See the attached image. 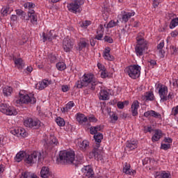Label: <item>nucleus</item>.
Masks as SVG:
<instances>
[{
    "instance_id": "obj_1",
    "label": "nucleus",
    "mask_w": 178,
    "mask_h": 178,
    "mask_svg": "<svg viewBox=\"0 0 178 178\" xmlns=\"http://www.w3.org/2000/svg\"><path fill=\"white\" fill-rule=\"evenodd\" d=\"M89 84L91 85V90H95V86L99 84V81H97L95 76L91 73L84 74L82 80L77 81L75 86L76 88H83V87H87Z\"/></svg>"
},
{
    "instance_id": "obj_2",
    "label": "nucleus",
    "mask_w": 178,
    "mask_h": 178,
    "mask_svg": "<svg viewBox=\"0 0 178 178\" xmlns=\"http://www.w3.org/2000/svg\"><path fill=\"white\" fill-rule=\"evenodd\" d=\"M74 151L73 150H61L57 157V163H73L74 162Z\"/></svg>"
},
{
    "instance_id": "obj_3",
    "label": "nucleus",
    "mask_w": 178,
    "mask_h": 178,
    "mask_svg": "<svg viewBox=\"0 0 178 178\" xmlns=\"http://www.w3.org/2000/svg\"><path fill=\"white\" fill-rule=\"evenodd\" d=\"M37 99L34 97V94H27L24 90H20L18 97L15 99L17 105H22L23 104H35Z\"/></svg>"
},
{
    "instance_id": "obj_4",
    "label": "nucleus",
    "mask_w": 178,
    "mask_h": 178,
    "mask_svg": "<svg viewBox=\"0 0 178 178\" xmlns=\"http://www.w3.org/2000/svg\"><path fill=\"white\" fill-rule=\"evenodd\" d=\"M138 43L135 47L137 56H143L148 50V42L143 38L137 39Z\"/></svg>"
},
{
    "instance_id": "obj_5",
    "label": "nucleus",
    "mask_w": 178,
    "mask_h": 178,
    "mask_svg": "<svg viewBox=\"0 0 178 178\" xmlns=\"http://www.w3.org/2000/svg\"><path fill=\"white\" fill-rule=\"evenodd\" d=\"M125 72L131 79H138L141 74V67L138 65H132L127 67Z\"/></svg>"
},
{
    "instance_id": "obj_6",
    "label": "nucleus",
    "mask_w": 178,
    "mask_h": 178,
    "mask_svg": "<svg viewBox=\"0 0 178 178\" xmlns=\"http://www.w3.org/2000/svg\"><path fill=\"white\" fill-rule=\"evenodd\" d=\"M83 5H84V0H72L71 3L67 4V8L72 13H80Z\"/></svg>"
},
{
    "instance_id": "obj_7",
    "label": "nucleus",
    "mask_w": 178,
    "mask_h": 178,
    "mask_svg": "<svg viewBox=\"0 0 178 178\" xmlns=\"http://www.w3.org/2000/svg\"><path fill=\"white\" fill-rule=\"evenodd\" d=\"M0 112L8 116H16L17 115V111L15 107L3 103L0 104Z\"/></svg>"
},
{
    "instance_id": "obj_8",
    "label": "nucleus",
    "mask_w": 178,
    "mask_h": 178,
    "mask_svg": "<svg viewBox=\"0 0 178 178\" xmlns=\"http://www.w3.org/2000/svg\"><path fill=\"white\" fill-rule=\"evenodd\" d=\"M37 159H38V161L42 159V155L40 152H33L31 154H26L24 159V162L29 165H33V163L37 162Z\"/></svg>"
},
{
    "instance_id": "obj_9",
    "label": "nucleus",
    "mask_w": 178,
    "mask_h": 178,
    "mask_svg": "<svg viewBox=\"0 0 178 178\" xmlns=\"http://www.w3.org/2000/svg\"><path fill=\"white\" fill-rule=\"evenodd\" d=\"M156 90L159 92V95L160 97V102H162V99H165V96L168 95L169 92V89L166 85L162 83H156L155 85Z\"/></svg>"
},
{
    "instance_id": "obj_10",
    "label": "nucleus",
    "mask_w": 178,
    "mask_h": 178,
    "mask_svg": "<svg viewBox=\"0 0 178 178\" xmlns=\"http://www.w3.org/2000/svg\"><path fill=\"white\" fill-rule=\"evenodd\" d=\"M98 148H99V144L89 153V158L90 159L95 158L97 161H104V152Z\"/></svg>"
},
{
    "instance_id": "obj_11",
    "label": "nucleus",
    "mask_w": 178,
    "mask_h": 178,
    "mask_svg": "<svg viewBox=\"0 0 178 178\" xmlns=\"http://www.w3.org/2000/svg\"><path fill=\"white\" fill-rule=\"evenodd\" d=\"M136 15V12L131 10L129 12H126L124 10L121 12L120 22L121 23H127L129 19L133 17Z\"/></svg>"
},
{
    "instance_id": "obj_12",
    "label": "nucleus",
    "mask_w": 178,
    "mask_h": 178,
    "mask_svg": "<svg viewBox=\"0 0 178 178\" xmlns=\"http://www.w3.org/2000/svg\"><path fill=\"white\" fill-rule=\"evenodd\" d=\"M74 45V42L67 37L64 39L63 42V48L65 52H70L73 49V46Z\"/></svg>"
},
{
    "instance_id": "obj_13",
    "label": "nucleus",
    "mask_w": 178,
    "mask_h": 178,
    "mask_svg": "<svg viewBox=\"0 0 178 178\" xmlns=\"http://www.w3.org/2000/svg\"><path fill=\"white\" fill-rule=\"evenodd\" d=\"M58 144H59V142H58V139L55 136H50L47 139L44 140V147L46 148L55 147V145H58Z\"/></svg>"
},
{
    "instance_id": "obj_14",
    "label": "nucleus",
    "mask_w": 178,
    "mask_h": 178,
    "mask_svg": "<svg viewBox=\"0 0 178 178\" xmlns=\"http://www.w3.org/2000/svg\"><path fill=\"white\" fill-rule=\"evenodd\" d=\"M111 89H102L99 92V99L102 101H107L109 99V95H116V93H112Z\"/></svg>"
},
{
    "instance_id": "obj_15",
    "label": "nucleus",
    "mask_w": 178,
    "mask_h": 178,
    "mask_svg": "<svg viewBox=\"0 0 178 178\" xmlns=\"http://www.w3.org/2000/svg\"><path fill=\"white\" fill-rule=\"evenodd\" d=\"M10 133L13 134V136H17V137H26L27 136L26 129L22 127L14 128L10 130Z\"/></svg>"
},
{
    "instance_id": "obj_16",
    "label": "nucleus",
    "mask_w": 178,
    "mask_h": 178,
    "mask_svg": "<svg viewBox=\"0 0 178 178\" xmlns=\"http://www.w3.org/2000/svg\"><path fill=\"white\" fill-rule=\"evenodd\" d=\"M90 47V44L88 43V40L86 38H81L79 42H78V46L76 47L77 51H84L86 48H88Z\"/></svg>"
},
{
    "instance_id": "obj_17",
    "label": "nucleus",
    "mask_w": 178,
    "mask_h": 178,
    "mask_svg": "<svg viewBox=\"0 0 178 178\" xmlns=\"http://www.w3.org/2000/svg\"><path fill=\"white\" fill-rule=\"evenodd\" d=\"M43 42L45 41H49V42H52L53 40L56 38V34L55 33V31L52 30L49 32V33L46 35L45 33H42Z\"/></svg>"
},
{
    "instance_id": "obj_18",
    "label": "nucleus",
    "mask_w": 178,
    "mask_h": 178,
    "mask_svg": "<svg viewBox=\"0 0 178 178\" xmlns=\"http://www.w3.org/2000/svg\"><path fill=\"white\" fill-rule=\"evenodd\" d=\"M81 172L83 177H88L89 176H92V175H94V171L92 170L91 165L84 166L81 169Z\"/></svg>"
},
{
    "instance_id": "obj_19",
    "label": "nucleus",
    "mask_w": 178,
    "mask_h": 178,
    "mask_svg": "<svg viewBox=\"0 0 178 178\" xmlns=\"http://www.w3.org/2000/svg\"><path fill=\"white\" fill-rule=\"evenodd\" d=\"M162 136H163V134L162 133V131L161 129L154 130V134L152 136V141L153 143L159 141L161 138H162Z\"/></svg>"
},
{
    "instance_id": "obj_20",
    "label": "nucleus",
    "mask_w": 178,
    "mask_h": 178,
    "mask_svg": "<svg viewBox=\"0 0 178 178\" xmlns=\"http://www.w3.org/2000/svg\"><path fill=\"white\" fill-rule=\"evenodd\" d=\"M138 108H140V102L137 100L134 101L131 107L132 116H137L138 115Z\"/></svg>"
},
{
    "instance_id": "obj_21",
    "label": "nucleus",
    "mask_w": 178,
    "mask_h": 178,
    "mask_svg": "<svg viewBox=\"0 0 178 178\" xmlns=\"http://www.w3.org/2000/svg\"><path fill=\"white\" fill-rule=\"evenodd\" d=\"M123 173H125V175H129V176H134L136 175V170L131 168L130 164L126 163L124 165Z\"/></svg>"
},
{
    "instance_id": "obj_22",
    "label": "nucleus",
    "mask_w": 178,
    "mask_h": 178,
    "mask_svg": "<svg viewBox=\"0 0 178 178\" xmlns=\"http://www.w3.org/2000/svg\"><path fill=\"white\" fill-rule=\"evenodd\" d=\"M76 122H78L79 124H83L84 123H86L88 121V118H87V116L80 113H78L76 115Z\"/></svg>"
},
{
    "instance_id": "obj_23",
    "label": "nucleus",
    "mask_w": 178,
    "mask_h": 178,
    "mask_svg": "<svg viewBox=\"0 0 178 178\" xmlns=\"http://www.w3.org/2000/svg\"><path fill=\"white\" fill-rule=\"evenodd\" d=\"M52 173L51 172V170H49V168L44 166L42 167L40 170V177L42 178H48L49 176H51Z\"/></svg>"
},
{
    "instance_id": "obj_24",
    "label": "nucleus",
    "mask_w": 178,
    "mask_h": 178,
    "mask_svg": "<svg viewBox=\"0 0 178 178\" xmlns=\"http://www.w3.org/2000/svg\"><path fill=\"white\" fill-rule=\"evenodd\" d=\"M49 86V81L48 80H43L42 81H39L36 85H35V88L36 90H44V88H47V86Z\"/></svg>"
},
{
    "instance_id": "obj_25",
    "label": "nucleus",
    "mask_w": 178,
    "mask_h": 178,
    "mask_svg": "<svg viewBox=\"0 0 178 178\" xmlns=\"http://www.w3.org/2000/svg\"><path fill=\"white\" fill-rule=\"evenodd\" d=\"M145 118H149V116H152V118H156V119H160L161 115L159 113H156L155 111H147L144 113Z\"/></svg>"
},
{
    "instance_id": "obj_26",
    "label": "nucleus",
    "mask_w": 178,
    "mask_h": 178,
    "mask_svg": "<svg viewBox=\"0 0 178 178\" xmlns=\"http://www.w3.org/2000/svg\"><path fill=\"white\" fill-rule=\"evenodd\" d=\"M138 143L136 140H129L127 143V151H133L137 148Z\"/></svg>"
},
{
    "instance_id": "obj_27",
    "label": "nucleus",
    "mask_w": 178,
    "mask_h": 178,
    "mask_svg": "<svg viewBox=\"0 0 178 178\" xmlns=\"http://www.w3.org/2000/svg\"><path fill=\"white\" fill-rule=\"evenodd\" d=\"M103 57L106 60H113V56L111 55V48L106 47L104 49Z\"/></svg>"
},
{
    "instance_id": "obj_28",
    "label": "nucleus",
    "mask_w": 178,
    "mask_h": 178,
    "mask_svg": "<svg viewBox=\"0 0 178 178\" xmlns=\"http://www.w3.org/2000/svg\"><path fill=\"white\" fill-rule=\"evenodd\" d=\"M28 16L33 24H35L37 23V15H35L34 10L29 11Z\"/></svg>"
},
{
    "instance_id": "obj_29",
    "label": "nucleus",
    "mask_w": 178,
    "mask_h": 178,
    "mask_svg": "<svg viewBox=\"0 0 178 178\" xmlns=\"http://www.w3.org/2000/svg\"><path fill=\"white\" fill-rule=\"evenodd\" d=\"M26 154L27 153H26V152H24V151L19 152L16 154L15 158L16 162H22V161H23V159L26 158Z\"/></svg>"
},
{
    "instance_id": "obj_30",
    "label": "nucleus",
    "mask_w": 178,
    "mask_h": 178,
    "mask_svg": "<svg viewBox=\"0 0 178 178\" xmlns=\"http://www.w3.org/2000/svg\"><path fill=\"white\" fill-rule=\"evenodd\" d=\"M13 60L15 66L18 69H23V66H24V63L23 62V60L22 58H13Z\"/></svg>"
},
{
    "instance_id": "obj_31",
    "label": "nucleus",
    "mask_w": 178,
    "mask_h": 178,
    "mask_svg": "<svg viewBox=\"0 0 178 178\" xmlns=\"http://www.w3.org/2000/svg\"><path fill=\"white\" fill-rule=\"evenodd\" d=\"M104 25H100L99 27V30L97 31V35H96L95 38L96 40H102V38L104 37Z\"/></svg>"
},
{
    "instance_id": "obj_32",
    "label": "nucleus",
    "mask_w": 178,
    "mask_h": 178,
    "mask_svg": "<svg viewBox=\"0 0 178 178\" xmlns=\"http://www.w3.org/2000/svg\"><path fill=\"white\" fill-rule=\"evenodd\" d=\"M13 92V88L10 86H6L3 89V94L5 97H10Z\"/></svg>"
},
{
    "instance_id": "obj_33",
    "label": "nucleus",
    "mask_w": 178,
    "mask_h": 178,
    "mask_svg": "<svg viewBox=\"0 0 178 178\" xmlns=\"http://www.w3.org/2000/svg\"><path fill=\"white\" fill-rule=\"evenodd\" d=\"M74 161L76 165H81L86 162V159H84V156L79 154L76 156V159L74 157Z\"/></svg>"
},
{
    "instance_id": "obj_34",
    "label": "nucleus",
    "mask_w": 178,
    "mask_h": 178,
    "mask_svg": "<svg viewBox=\"0 0 178 178\" xmlns=\"http://www.w3.org/2000/svg\"><path fill=\"white\" fill-rule=\"evenodd\" d=\"M40 126H41V122L39 120L31 118V129H39Z\"/></svg>"
},
{
    "instance_id": "obj_35",
    "label": "nucleus",
    "mask_w": 178,
    "mask_h": 178,
    "mask_svg": "<svg viewBox=\"0 0 178 178\" xmlns=\"http://www.w3.org/2000/svg\"><path fill=\"white\" fill-rule=\"evenodd\" d=\"M119 24V20H117L115 22L114 20L110 21L107 24H105L103 26L106 29H112L113 27H116L118 24Z\"/></svg>"
},
{
    "instance_id": "obj_36",
    "label": "nucleus",
    "mask_w": 178,
    "mask_h": 178,
    "mask_svg": "<svg viewBox=\"0 0 178 178\" xmlns=\"http://www.w3.org/2000/svg\"><path fill=\"white\" fill-rule=\"evenodd\" d=\"M24 8H25V9H29V12H30V10H33V9L35 8V4L33 2H26L24 4Z\"/></svg>"
},
{
    "instance_id": "obj_37",
    "label": "nucleus",
    "mask_w": 178,
    "mask_h": 178,
    "mask_svg": "<svg viewBox=\"0 0 178 178\" xmlns=\"http://www.w3.org/2000/svg\"><path fill=\"white\" fill-rule=\"evenodd\" d=\"M178 26V18L175 17L172 19L170 24V29H173Z\"/></svg>"
},
{
    "instance_id": "obj_38",
    "label": "nucleus",
    "mask_w": 178,
    "mask_h": 178,
    "mask_svg": "<svg viewBox=\"0 0 178 178\" xmlns=\"http://www.w3.org/2000/svg\"><path fill=\"white\" fill-rule=\"evenodd\" d=\"M12 10H13V9L9 7L3 8L1 9V14L3 16H7L9 15V13H10V12H12Z\"/></svg>"
},
{
    "instance_id": "obj_39",
    "label": "nucleus",
    "mask_w": 178,
    "mask_h": 178,
    "mask_svg": "<svg viewBox=\"0 0 178 178\" xmlns=\"http://www.w3.org/2000/svg\"><path fill=\"white\" fill-rule=\"evenodd\" d=\"M56 68L58 69V70L62 72L65 70V69H66V64H65L64 62H59L56 64Z\"/></svg>"
},
{
    "instance_id": "obj_40",
    "label": "nucleus",
    "mask_w": 178,
    "mask_h": 178,
    "mask_svg": "<svg viewBox=\"0 0 178 178\" xmlns=\"http://www.w3.org/2000/svg\"><path fill=\"white\" fill-rule=\"evenodd\" d=\"M90 145V143L87 140H83L79 143V146L83 149V151L86 150V148Z\"/></svg>"
},
{
    "instance_id": "obj_41",
    "label": "nucleus",
    "mask_w": 178,
    "mask_h": 178,
    "mask_svg": "<svg viewBox=\"0 0 178 178\" xmlns=\"http://www.w3.org/2000/svg\"><path fill=\"white\" fill-rule=\"evenodd\" d=\"M94 138L96 143H101L102 141V138H104V136L101 133H97L94 136Z\"/></svg>"
},
{
    "instance_id": "obj_42",
    "label": "nucleus",
    "mask_w": 178,
    "mask_h": 178,
    "mask_svg": "<svg viewBox=\"0 0 178 178\" xmlns=\"http://www.w3.org/2000/svg\"><path fill=\"white\" fill-rule=\"evenodd\" d=\"M99 130H101V127H92L90 129V134H97Z\"/></svg>"
},
{
    "instance_id": "obj_43",
    "label": "nucleus",
    "mask_w": 178,
    "mask_h": 178,
    "mask_svg": "<svg viewBox=\"0 0 178 178\" xmlns=\"http://www.w3.org/2000/svg\"><path fill=\"white\" fill-rule=\"evenodd\" d=\"M56 122L58 126H60V127H63V126H65V120L60 117H58L56 119Z\"/></svg>"
},
{
    "instance_id": "obj_44",
    "label": "nucleus",
    "mask_w": 178,
    "mask_h": 178,
    "mask_svg": "<svg viewBox=\"0 0 178 178\" xmlns=\"http://www.w3.org/2000/svg\"><path fill=\"white\" fill-rule=\"evenodd\" d=\"M146 101H154V93L149 92L145 95Z\"/></svg>"
},
{
    "instance_id": "obj_45",
    "label": "nucleus",
    "mask_w": 178,
    "mask_h": 178,
    "mask_svg": "<svg viewBox=\"0 0 178 178\" xmlns=\"http://www.w3.org/2000/svg\"><path fill=\"white\" fill-rule=\"evenodd\" d=\"M129 105V102L125 101V102H118L117 103V106L118 109H123L124 108V104Z\"/></svg>"
},
{
    "instance_id": "obj_46",
    "label": "nucleus",
    "mask_w": 178,
    "mask_h": 178,
    "mask_svg": "<svg viewBox=\"0 0 178 178\" xmlns=\"http://www.w3.org/2000/svg\"><path fill=\"white\" fill-rule=\"evenodd\" d=\"M165 98L163 99L161 102H166V101H169V99H172L173 98V94L172 92H169L168 95H165Z\"/></svg>"
},
{
    "instance_id": "obj_47",
    "label": "nucleus",
    "mask_w": 178,
    "mask_h": 178,
    "mask_svg": "<svg viewBox=\"0 0 178 178\" xmlns=\"http://www.w3.org/2000/svg\"><path fill=\"white\" fill-rule=\"evenodd\" d=\"M161 149H164V151H168V149H170V144H169V143H161Z\"/></svg>"
},
{
    "instance_id": "obj_48",
    "label": "nucleus",
    "mask_w": 178,
    "mask_h": 178,
    "mask_svg": "<svg viewBox=\"0 0 178 178\" xmlns=\"http://www.w3.org/2000/svg\"><path fill=\"white\" fill-rule=\"evenodd\" d=\"M31 118H27L24 120V124L26 127H30L31 129Z\"/></svg>"
},
{
    "instance_id": "obj_49",
    "label": "nucleus",
    "mask_w": 178,
    "mask_h": 178,
    "mask_svg": "<svg viewBox=\"0 0 178 178\" xmlns=\"http://www.w3.org/2000/svg\"><path fill=\"white\" fill-rule=\"evenodd\" d=\"M88 120L90 123H97V122H98V120L94 115H90V117H88Z\"/></svg>"
},
{
    "instance_id": "obj_50",
    "label": "nucleus",
    "mask_w": 178,
    "mask_h": 178,
    "mask_svg": "<svg viewBox=\"0 0 178 178\" xmlns=\"http://www.w3.org/2000/svg\"><path fill=\"white\" fill-rule=\"evenodd\" d=\"M161 177V178H170V172H166V171H162Z\"/></svg>"
},
{
    "instance_id": "obj_51",
    "label": "nucleus",
    "mask_w": 178,
    "mask_h": 178,
    "mask_svg": "<svg viewBox=\"0 0 178 178\" xmlns=\"http://www.w3.org/2000/svg\"><path fill=\"white\" fill-rule=\"evenodd\" d=\"M48 59L51 62V63L55 62L56 60V56L54 54H49Z\"/></svg>"
},
{
    "instance_id": "obj_52",
    "label": "nucleus",
    "mask_w": 178,
    "mask_h": 178,
    "mask_svg": "<svg viewBox=\"0 0 178 178\" xmlns=\"http://www.w3.org/2000/svg\"><path fill=\"white\" fill-rule=\"evenodd\" d=\"M108 72H106V70H103L101 71V77L102 79H106V77H108Z\"/></svg>"
},
{
    "instance_id": "obj_53",
    "label": "nucleus",
    "mask_w": 178,
    "mask_h": 178,
    "mask_svg": "<svg viewBox=\"0 0 178 178\" xmlns=\"http://www.w3.org/2000/svg\"><path fill=\"white\" fill-rule=\"evenodd\" d=\"M172 115H173V116H177L178 115V106L172 108Z\"/></svg>"
},
{
    "instance_id": "obj_54",
    "label": "nucleus",
    "mask_w": 178,
    "mask_h": 178,
    "mask_svg": "<svg viewBox=\"0 0 178 178\" xmlns=\"http://www.w3.org/2000/svg\"><path fill=\"white\" fill-rule=\"evenodd\" d=\"M173 142V139L169 137H165L163 139V143H166L167 144H172Z\"/></svg>"
},
{
    "instance_id": "obj_55",
    "label": "nucleus",
    "mask_w": 178,
    "mask_h": 178,
    "mask_svg": "<svg viewBox=\"0 0 178 178\" xmlns=\"http://www.w3.org/2000/svg\"><path fill=\"white\" fill-rule=\"evenodd\" d=\"M67 108L68 109V111H70V109H72V108H73V106H74V102H73L72 101L69 102L67 105Z\"/></svg>"
},
{
    "instance_id": "obj_56",
    "label": "nucleus",
    "mask_w": 178,
    "mask_h": 178,
    "mask_svg": "<svg viewBox=\"0 0 178 178\" xmlns=\"http://www.w3.org/2000/svg\"><path fill=\"white\" fill-rule=\"evenodd\" d=\"M145 133H152L154 131L152 127H144Z\"/></svg>"
},
{
    "instance_id": "obj_57",
    "label": "nucleus",
    "mask_w": 178,
    "mask_h": 178,
    "mask_svg": "<svg viewBox=\"0 0 178 178\" xmlns=\"http://www.w3.org/2000/svg\"><path fill=\"white\" fill-rule=\"evenodd\" d=\"M104 41H106V42H109V44H112V42H113V40L109 36H105Z\"/></svg>"
},
{
    "instance_id": "obj_58",
    "label": "nucleus",
    "mask_w": 178,
    "mask_h": 178,
    "mask_svg": "<svg viewBox=\"0 0 178 178\" xmlns=\"http://www.w3.org/2000/svg\"><path fill=\"white\" fill-rule=\"evenodd\" d=\"M90 24H91V22L85 21L82 23V27H84V29H87V27H88V26H90Z\"/></svg>"
},
{
    "instance_id": "obj_59",
    "label": "nucleus",
    "mask_w": 178,
    "mask_h": 178,
    "mask_svg": "<svg viewBox=\"0 0 178 178\" xmlns=\"http://www.w3.org/2000/svg\"><path fill=\"white\" fill-rule=\"evenodd\" d=\"M61 90L63 92H67V91H69V86H67V85H63L61 86Z\"/></svg>"
},
{
    "instance_id": "obj_60",
    "label": "nucleus",
    "mask_w": 178,
    "mask_h": 178,
    "mask_svg": "<svg viewBox=\"0 0 178 178\" xmlns=\"http://www.w3.org/2000/svg\"><path fill=\"white\" fill-rule=\"evenodd\" d=\"M30 176V172H25L22 174V176L20 178H29Z\"/></svg>"
},
{
    "instance_id": "obj_61",
    "label": "nucleus",
    "mask_w": 178,
    "mask_h": 178,
    "mask_svg": "<svg viewBox=\"0 0 178 178\" xmlns=\"http://www.w3.org/2000/svg\"><path fill=\"white\" fill-rule=\"evenodd\" d=\"M165 47V42L163 41L161 42L158 45H157V49H162Z\"/></svg>"
},
{
    "instance_id": "obj_62",
    "label": "nucleus",
    "mask_w": 178,
    "mask_h": 178,
    "mask_svg": "<svg viewBox=\"0 0 178 178\" xmlns=\"http://www.w3.org/2000/svg\"><path fill=\"white\" fill-rule=\"evenodd\" d=\"M149 65L151 66V67H154L155 66V65H156V61H155V60H150L149 61Z\"/></svg>"
},
{
    "instance_id": "obj_63",
    "label": "nucleus",
    "mask_w": 178,
    "mask_h": 178,
    "mask_svg": "<svg viewBox=\"0 0 178 178\" xmlns=\"http://www.w3.org/2000/svg\"><path fill=\"white\" fill-rule=\"evenodd\" d=\"M161 176H162V172H154L155 178H161Z\"/></svg>"
},
{
    "instance_id": "obj_64",
    "label": "nucleus",
    "mask_w": 178,
    "mask_h": 178,
    "mask_svg": "<svg viewBox=\"0 0 178 178\" xmlns=\"http://www.w3.org/2000/svg\"><path fill=\"white\" fill-rule=\"evenodd\" d=\"M172 86H173L174 87H178V79L173 80V81H172Z\"/></svg>"
}]
</instances>
